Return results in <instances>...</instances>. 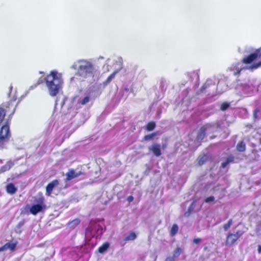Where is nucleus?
Listing matches in <instances>:
<instances>
[{"instance_id": "nucleus-1", "label": "nucleus", "mask_w": 261, "mask_h": 261, "mask_svg": "<svg viewBox=\"0 0 261 261\" xmlns=\"http://www.w3.org/2000/svg\"><path fill=\"white\" fill-rule=\"evenodd\" d=\"M242 62L245 65L252 64L246 67H239L240 63L232 65L230 70L233 71L235 76L239 75L243 69L253 71L261 67V51L260 49H256L253 53L246 56L242 60Z\"/></svg>"}, {"instance_id": "nucleus-2", "label": "nucleus", "mask_w": 261, "mask_h": 261, "mask_svg": "<svg viewBox=\"0 0 261 261\" xmlns=\"http://www.w3.org/2000/svg\"><path fill=\"white\" fill-rule=\"evenodd\" d=\"M44 81H45L50 95L51 96H56L63 84L62 80L60 76H58L57 72L55 71H51L50 73L44 79L40 78L37 84L39 85Z\"/></svg>"}, {"instance_id": "nucleus-3", "label": "nucleus", "mask_w": 261, "mask_h": 261, "mask_svg": "<svg viewBox=\"0 0 261 261\" xmlns=\"http://www.w3.org/2000/svg\"><path fill=\"white\" fill-rule=\"evenodd\" d=\"M244 232L242 230H237L236 232H228L226 236L225 241V245L226 246H231L236 244L238 241L242 237Z\"/></svg>"}, {"instance_id": "nucleus-4", "label": "nucleus", "mask_w": 261, "mask_h": 261, "mask_svg": "<svg viewBox=\"0 0 261 261\" xmlns=\"http://www.w3.org/2000/svg\"><path fill=\"white\" fill-rule=\"evenodd\" d=\"M82 64L79 66V72L81 76L87 77L88 74H93L94 68L91 63L87 61H81Z\"/></svg>"}, {"instance_id": "nucleus-5", "label": "nucleus", "mask_w": 261, "mask_h": 261, "mask_svg": "<svg viewBox=\"0 0 261 261\" xmlns=\"http://www.w3.org/2000/svg\"><path fill=\"white\" fill-rule=\"evenodd\" d=\"M17 104L16 99H11L8 102L3 103L0 108L4 112L5 116L6 113H10L9 122H10L11 119L15 112Z\"/></svg>"}, {"instance_id": "nucleus-6", "label": "nucleus", "mask_w": 261, "mask_h": 261, "mask_svg": "<svg viewBox=\"0 0 261 261\" xmlns=\"http://www.w3.org/2000/svg\"><path fill=\"white\" fill-rule=\"evenodd\" d=\"M39 204L33 205L30 208V212L33 215H36L38 213L46 209V205L44 204V198L41 197L38 201Z\"/></svg>"}, {"instance_id": "nucleus-7", "label": "nucleus", "mask_w": 261, "mask_h": 261, "mask_svg": "<svg viewBox=\"0 0 261 261\" xmlns=\"http://www.w3.org/2000/svg\"><path fill=\"white\" fill-rule=\"evenodd\" d=\"M59 185V180L54 179L49 182L46 187L45 194L47 196H50L53 192V189Z\"/></svg>"}, {"instance_id": "nucleus-8", "label": "nucleus", "mask_w": 261, "mask_h": 261, "mask_svg": "<svg viewBox=\"0 0 261 261\" xmlns=\"http://www.w3.org/2000/svg\"><path fill=\"white\" fill-rule=\"evenodd\" d=\"M149 151L151 152L155 156H160L162 154L161 145L158 143H154L148 147Z\"/></svg>"}, {"instance_id": "nucleus-9", "label": "nucleus", "mask_w": 261, "mask_h": 261, "mask_svg": "<svg viewBox=\"0 0 261 261\" xmlns=\"http://www.w3.org/2000/svg\"><path fill=\"white\" fill-rule=\"evenodd\" d=\"M6 192L10 194H14L17 191V188L15 186L13 183L8 184L6 187Z\"/></svg>"}, {"instance_id": "nucleus-10", "label": "nucleus", "mask_w": 261, "mask_h": 261, "mask_svg": "<svg viewBox=\"0 0 261 261\" xmlns=\"http://www.w3.org/2000/svg\"><path fill=\"white\" fill-rule=\"evenodd\" d=\"M206 129L207 127L206 125H204L200 128L199 132L197 135V139L198 140H202L204 139L205 136Z\"/></svg>"}, {"instance_id": "nucleus-11", "label": "nucleus", "mask_w": 261, "mask_h": 261, "mask_svg": "<svg viewBox=\"0 0 261 261\" xmlns=\"http://www.w3.org/2000/svg\"><path fill=\"white\" fill-rule=\"evenodd\" d=\"M14 165L11 161H8L6 164L0 168V173H4L9 170Z\"/></svg>"}, {"instance_id": "nucleus-12", "label": "nucleus", "mask_w": 261, "mask_h": 261, "mask_svg": "<svg viewBox=\"0 0 261 261\" xmlns=\"http://www.w3.org/2000/svg\"><path fill=\"white\" fill-rule=\"evenodd\" d=\"M181 252V249L179 247H177L175 249L173 252V257H168L166 258L165 261H175L174 257H178Z\"/></svg>"}, {"instance_id": "nucleus-13", "label": "nucleus", "mask_w": 261, "mask_h": 261, "mask_svg": "<svg viewBox=\"0 0 261 261\" xmlns=\"http://www.w3.org/2000/svg\"><path fill=\"white\" fill-rule=\"evenodd\" d=\"M75 175H76V172H75L74 169H71L69 170L68 172H67L66 174V180L70 181V180H72V179L76 178Z\"/></svg>"}, {"instance_id": "nucleus-14", "label": "nucleus", "mask_w": 261, "mask_h": 261, "mask_svg": "<svg viewBox=\"0 0 261 261\" xmlns=\"http://www.w3.org/2000/svg\"><path fill=\"white\" fill-rule=\"evenodd\" d=\"M110 247L109 242H105L98 248V251L100 253H103L106 252Z\"/></svg>"}, {"instance_id": "nucleus-15", "label": "nucleus", "mask_w": 261, "mask_h": 261, "mask_svg": "<svg viewBox=\"0 0 261 261\" xmlns=\"http://www.w3.org/2000/svg\"><path fill=\"white\" fill-rule=\"evenodd\" d=\"M237 150L239 152H244L246 150V144L245 143L242 141L239 142L237 145Z\"/></svg>"}, {"instance_id": "nucleus-16", "label": "nucleus", "mask_w": 261, "mask_h": 261, "mask_svg": "<svg viewBox=\"0 0 261 261\" xmlns=\"http://www.w3.org/2000/svg\"><path fill=\"white\" fill-rule=\"evenodd\" d=\"M208 160V156L206 154H203L199 156L198 159V163L199 166H202L206 163Z\"/></svg>"}, {"instance_id": "nucleus-17", "label": "nucleus", "mask_w": 261, "mask_h": 261, "mask_svg": "<svg viewBox=\"0 0 261 261\" xmlns=\"http://www.w3.org/2000/svg\"><path fill=\"white\" fill-rule=\"evenodd\" d=\"M178 231V226L176 224H173L170 230V235L173 237L175 236Z\"/></svg>"}, {"instance_id": "nucleus-18", "label": "nucleus", "mask_w": 261, "mask_h": 261, "mask_svg": "<svg viewBox=\"0 0 261 261\" xmlns=\"http://www.w3.org/2000/svg\"><path fill=\"white\" fill-rule=\"evenodd\" d=\"M137 238V235L135 232L132 231L129 233V234L125 237L124 239V241L125 242L129 241H134Z\"/></svg>"}, {"instance_id": "nucleus-19", "label": "nucleus", "mask_w": 261, "mask_h": 261, "mask_svg": "<svg viewBox=\"0 0 261 261\" xmlns=\"http://www.w3.org/2000/svg\"><path fill=\"white\" fill-rule=\"evenodd\" d=\"M156 126V124L154 121L149 122L146 125V129L147 131L150 132L153 130Z\"/></svg>"}, {"instance_id": "nucleus-20", "label": "nucleus", "mask_w": 261, "mask_h": 261, "mask_svg": "<svg viewBox=\"0 0 261 261\" xmlns=\"http://www.w3.org/2000/svg\"><path fill=\"white\" fill-rule=\"evenodd\" d=\"M233 161H234L233 156H228L227 158L226 161L222 163L221 166V168H223V169L225 168L229 163L233 162Z\"/></svg>"}, {"instance_id": "nucleus-21", "label": "nucleus", "mask_w": 261, "mask_h": 261, "mask_svg": "<svg viewBox=\"0 0 261 261\" xmlns=\"http://www.w3.org/2000/svg\"><path fill=\"white\" fill-rule=\"evenodd\" d=\"M233 224V220L232 219L228 220L227 222L223 225V229L225 231H227Z\"/></svg>"}, {"instance_id": "nucleus-22", "label": "nucleus", "mask_w": 261, "mask_h": 261, "mask_svg": "<svg viewBox=\"0 0 261 261\" xmlns=\"http://www.w3.org/2000/svg\"><path fill=\"white\" fill-rule=\"evenodd\" d=\"M17 246V243H7L5 244V246L6 247V249H9L10 250H14Z\"/></svg>"}, {"instance_id": "nucleus-23", "label": "nucleus", "mask_w": 261, "mask_h": 261, "mask_svg": "<svg viewBox=\"0 0 261 261\" xmlns=\"http://www.w3.org/2000/svg\"><path fill=\"white\" fill-rule=\"evenodd\" d=\"M81 222L79 218H76L68 223V225L71 227H75L78 225Z\"/></svg>"}, {"instance_id": "nucleus-24", "label": "nucleus", "mask_w": 261, "mask_h": 261, "mask_svg": "<svg viewBox=\"0 0 261 261\" xmlns=\"http://www.w3.org/2000/svg\"><path fill=\"white\" fill-rule=\"evenodd\" d=\"M156 134H157L156 132H154L150 134L145 135L143 137V141H147V140H151L156 135Z\"/></svg>"}, {"instance_id": "nucleus-25", "label": "nucleus", "mask_w": 261, "mask_h": 261, "mask_svg": "<svg viewBox=\"0 0 261 261\" xmlns=\"http://www.w3.org/2000/svg\"><path fill=\"white\" fill-rule=\"evenodd\" d=\"M194 208V206L193 205V203H192L190 206L188 207V211L186 212L184 214V216L186 217H188L191 215V213L193 212Z\"/></svg>"}, {"instance_id": "nucleus-26", "label": "nucleus", "mask_w": 261, "mask_h": 261, "mask_svg": "<svg viewBox=\"0 0 261 261\" xmlns=\"http://www.w3.org/2000/svg\"><path fill=\"white\" fill-rule=\"evenodd\" d=\"M117 73V71H115L111 74L107 79L106 82L108 84L111 82V81L115 77L116 74Z\"/></svg>"}, {"instance_id": "nucleus-27", "label": "nucleus", "mask_w": 261, "mask_h": 261, "mask_svg": "<svg viewBox=\"0 0 261 261\" xmlns=\"http://www.w3.org/2000/svg\"><path fill=\"white\" fill-rule=\"evenodd\" d=\"M229 107V103L227 102H223L220 107V109L222 111H225Z\"/></svg>"}, {"instance_id": "nucleus-28", "label": "nucleus", "mask_w": 261, "mask_h": 261, "mask_svg": "<svg viewBox=\"0 0 261 261\" xmlns=\"http://www.w3.org/2000/svg\"><path fill=\"white\" fill-rule=\"evenodd\" d=\"M89 100H90V97H89V96H87L83 99V100L81 101L80 103L82 105H85L86 103H87L89 101Z\"/></svg>"}, {"instance_id": "nucleus-29", "label": "nucleus", "mask_w": 261, "mask_h": 261, "mask_svg": "<svg viewBox=\"0 0 261 261\" xmlns=\"http://www.w3.org/2000/svg\"><path fill=\"white\" fill-rule=\"evenodd\" d=\"M214 200H215V197L213 196H209V197L206 198L204 199V202L205 203H210V202L214 201Z\"/></svg>"}, {"instance_id": "nucleus-30", "label": "nucleus", "mask_w": 261, "mask_h": 261, "mask_svg": "<svg viewBox=\"0 0 261 261\" xmlns=\"http://www.w3.org/2000/svg\"><path fill=\"white\" fill-rule=\"evenodd\" d=\"M260 112L258 109H255L253 111V117L254 119H258V113Z\"/></svg>"}, {"instance_id": "nucleus-31", "label": "nucleus", "mask_w": 261, "mask_h": 261, "mask_svg": "<svg viewBox=\"0 0 261 261\" xmlns=\"http://www.w3.org/2000/svg\"><path fill=\"white\" fill-rule=\"evenodd\" d=\"M201 241V239H200V238H195L193 239V242L194 243V244H199V243H200Z\"/></svg>"}, {"instance_id": "nucleus-32", "label": "nucleus", "mask_w": 261, "mask_h": 261, "mask_svg": "<svg viewBox=\"0 0 261 261\" xmlns=\"http://www.w3.org/2000/svg\"><path fill=\"white\" fill-rule=\"evenodd\" d=\"M84 174H85V173L83 172L80 171L78 172H76L75 176H76V177H79L81 175H84Z\"/></svg>"}, {"instance_id": "nucleus-33", "label": "nucleus", "mask_w": 261, "mask_h": 261, "mask_svg": "<svg viewBox=\"0 0 261 261\" xmlns=\"http://www.w3.org/2000/svg\"><path fill=\"white\" fill-rule=\"evenodd\" d=\"M127 200L129 202H132L133 200H134V197L133 196H129L127 198Z\"/></svg>"}, {"instance_id": "nucleus-34", "label": "nucleus", "mask_w": 261, "mask_h": 261, "mask_svg": "<svg viewBox=\"0 0 261 261\" xmlns=\"http://www.w3.org/2000/svg\"><path fill=\"white\" fill-rule=\"evenodd\" d=\"M5 249H6V247L5 246V245H4V246L0 247V252L2 251Z\"/></svg>"}, {"instance_id": "nucleus-35", "label": "nucleus", "mask_w": 261, "mask_h": 261, "mask_svg": "<svg viewBox=\"0 0 261 261\" xmlns=\"http://www.w3.org/2000/svg\"><path fill=\"white\" fill-rule=\"evenodd\" d=\"M257 251H258V253H261V245L258 246Z\"/></svg>"}, {"instance_id": "nucleus-36", "label": "nucleus", "mask_w": 261, "mask_h": 261, "mask_svg": "<svg viewBox=\"0 0 261 261\" xmlns=\"http://www.w3.org/2000/svg\"><path fill=\"white\" fill-rule=\"evenodd\" d=\"M162 147L163 148H165L166 147V144H163Z\"/></svg>"}, {"instance_id": "nucleus-37", "label": "nucleus", "mask_w": 261, "mask_h": 261, "mask_svg": "<svg viewBox=\"0 0 261 261\" xmlns=\"http://www.w3.org/2000/svg\"><path fill=\"white\" fill-rule=\"evenodd\" d=\"M73 68H74V69H76V67L74 66H73Z\"/></svg>"}]
</instances>
